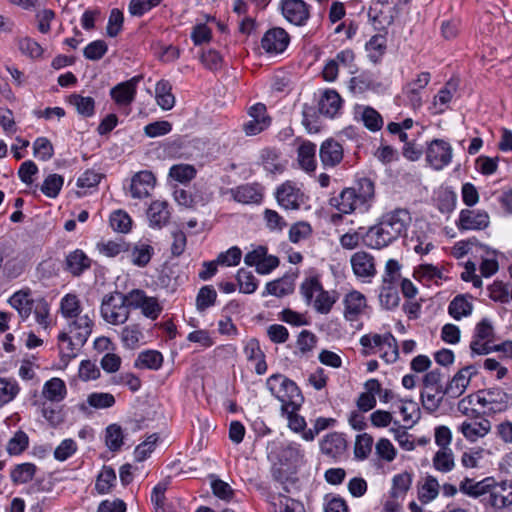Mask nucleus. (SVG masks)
Returning <instances> with one entry per match:
<instances>
[{
    "label": "nucleus",
    "mask_w": 512,
    "mask_h": 512,
    "mask_svg": "<svg viewBox=\"0 0 512 512\" xmlns=\"http://www.w3.org/2000/svg\"><path fill=\"white\" fill-rule=\"evenodd\" d=\"M121 343L126 349H136L144 339V334L139 324L126 325L119 332Z\"/></svg>",
    "instance_id": "34"
},
{
    "label": "nucleus",
    "mask_w": 512,
    "mask_h": 512,
    "mask_svg": "<svg viewBox=\"0 0 512 512\" xmlns=\"http://www.w3.org/2000/svg\"><path fill=\"white\" fill-rule=\"evenodd\" d=\"M494 336L495 332L492 322L487 318H483L476 324L474 334L470 342L472 354L487 355L491 353Z\"/></svg>",
    "instance_id": "6"
},
{
    "label": "nucleus",
    "mask_w": 512,
    "mask_h": 512,
    "mask_svg": "<svg viewBox=\"0 0 512 512\" xmlns=\"http://www.w3.org/2000/svg\"><path fill=\"white\" fill-rule=\"evenodd\" d=\"M169 176L177 182L187 183L196 176V169L190 164H176L169 170Z\"/></svg>",
    "instance_id": "57"
},
{
    "label": "nucleus",
    "mask_w": 512,
    "mask_h": 512,
    "mask_svg": "<svg viewBox=\"0 0 512 512\" xmlns=\"http://www.w3.org/2000/svg\"><path fill=\"white\" fill-rule=\"evenodd\" d=\"M163 364V356L157 350H146L139 353L134 366L139 369L158 370Z\"/></svg>",
    "instance_id": "39"
},
{
    "label": "nucleus",
    "mask_w": 512,
    "mask_h": 512,
    "mask_svg": "<svg viewBox=\"0 0 512 512\" xmlns=\"http://www.w3.org/2000/svg\"><path fill=\"white\" fill-rule=\"evenodd\" d=\"M511 395L500 387H491L480 391L478 403L490 413L506 411L511 403Z\"/></svg>",
    "instance_id": "10"
},
{
    "label": "nucleus",
    "mask_w": 512,
    "mask_h": 512,
    "mask_svg": "<svg viewBox=\"0 0 512 512\" xmlns=\"http://www.w3.org/2000/svg\"><path fill=\"white\" fill-rule=\"evenodd\" d=\"M433 465L440 472H450L455 466L452 450L440 449L433 457Z\"/></svg>",
    "instance_id": "56"
},
{
    "label": "nucleus",
    "mask_w": 512,
    "mask_h": 512,
    "mask_svg": "<svg viewBox=\"0 0 512 512\" xmlns=\"http://www.w3.org/2000/svg\"><path fill=\"white\" fill-rule=\"evenodd\" d=\"M19 391L20 387L15 379L0 377V405L12 401Z\"/></svg>",
    "instance_id": "54"
},
{
    "label": "nucleus",
    "mask_w": 512,
    "mask_h": 512,
    "mask_svg": "<svg viewBox=\"0 0 512 512\" xmlns=\"http://www.w3.org/2000/svg\"><path fill=\"white\" fill-rule=\"evenodd\" d=\"M342 98L337 91L327 89L323 92L319 101V112L322 115L333 118L341 110Z\"/></svg>",
    "instance_id": "30"
},
{
    "label": "nucleus",
    "mask_w": 512,
    "mask_h": 512,
    "mask_svg": "<svg viewBox=\"0 0 512 512\" xmlns=\"http://www.w3.org/2000/svg\"><path fill=\"white\" fill-rule=\"evenodd\" d=\"M250 120L244 123L243 130L247 136H255L271 125V118L267 114L266 106L262 103L252 105L248 110Z\"/></svg>",
    "instance_id": "14"
},
{
    "label": "nucleus",
    "mask_w": 512,
    "mask_h": 512,
    "mask_svg": "<svg viewBox=\"0 0 512 512\" xmlns=\"http://www.w3.org/2000/svg\"><path fill=\"white\" fill-rule=\"evenodd\" d=\"M445 389L443 387H438L435 389H426L421 393V401L424 409L429 412L436 411L443 399V396L446 395L444 392Z\"/></svg>",
    "instance_id": "44"
},
{
    "label": "nucleus",
    "mask_w": 512,
    "mask_h": 512,
    "mask_svg": "<svg viewBox=\"0 0 512 512\" xmlns=\"http://www.w3.org/2000/svg\"><path fill=\"white\" fill-rule=\"evenodd\" d=\"M469 383L470 380L464 374L458 371L448 383V385L444 388V392H446V395L451 398H458L465 392Z\"/></svg>",
    "instance_id": "55"
},
{
    "label": "nucleus",
    "mask_w": 512,
    "mask_h": 512,
    "mask_svg": "<svg viewBox=\"0 0 512 512\" xmlns=\"http://www.w3.org/2000/svg\"><path fill=\"white\" fill-rule=\"evenodd\" d=\"M319 156L324 167H335L343 159V148L337 141L327 139L321 144Z\"/></svg>",
    "instance_id": "25"
},
{
    "label": "nucleus",
    "mask_w": 512,
    "mask_h": 512,
    "mask_svg": "<svg viewBox=\"0 0 512 512\" xmlns=\"http://www.w3.org/2000/svg\"><path fill=\"white\" fill-rule=\"evenodd\" d=\"M473 311V304L465 295H457L448 306L449 315L455 320L469 316Z\"/></svg>",
    "instance_id": "41"
},
{
    "label": "nucleus",
    "mask_w": 512,
    "mask_h": 512,
    "mask_svg": "<svg viewBox=\"0 0 512 512\" xmlns=\"http://www.w3.org/2000/svg\"><path fill=\"white\" fill-rule=\"evenodd\" d=\"M393 239V235L385 231L382 226H370L363 236L364 243L373 249H381L387 246Z\"/></svg>",
    "instance_id": "33"
},
{
    "label": "nucleus",
    "mask_w": 512,
    "mask_h": 512,
    "mask_svg": "<svg viewBox=\"0 0 512 512\" xmlns=\"http://www.w3.org/2000/svg\"><path fill=\"white\" fill-rule=\"evenodd\" d=\"M279 9L286 21L305 26L310 19L311 6L304 0H280Z\"/></svg>",
    "instance_id": "9"
},
{
    "label": "nucleus",
    "mask_w": 512,
    "mask_h": 512,
    "mask_svg": "<svg viewBox=\"0 0 512 512\" xmlns=\"http://www.w3.org/2000/svg\"><path fill=\"white\" fill-rule=\"evenodd\" d=\"M32 312L37 324L43 329H47L50 325V307L48 302L44 298L36 299Z\"/></svg>",
    "instance_id": "63"
},
{
    "label": "nucleus",
    "mask_w": 512,
    "mask_h": 512,
    "mask_svg": "<svg viewBox=\"0 0 512 512\" xmlns=\"http://www.w3.org/2000/svg\"><path fill=\"white\" fill-rule=\"evenodd\" d=\"M360 344L367 349H377L380 357L386 363H394L399 356L396 338L390 333L365 334L360 338Z\"/></svg>",
    "instance_id": "4"
},
{
    "label": "nucleus",
    "mask_w": 512,
    "mask_h": 512,
    "mask_svg": "<svg viewBox=\"0 0 512 512\" xmlns=\"http://www.w3.org/2000/svg\"><path fill=\"white\" fill-rule=\"evenodd\" d=\"M147 217L150 224H167L171 218V209L167 201H153L148 210Z\"/></svg>",
    "instance_id": "35"
},
{
    "label": "nucleus",
    "mask_w": 512,
    "mask_h": 512,
    "mask_svg": "<svg viewBox=\"0 0 512 512\" xmlns=\"http://www.w3.org/2000/svg\"><path fill=\"white\" fill-rule=\"evenodd\" d=\"M260 159L264 169L272 174H280L286 167V161L282 159L281 153L274 148L263 149Z\"/></svg>",
    "instance_id": "32"
},
{
    "label": "nucleus",
    "mask_w": 512,
    "mask_h": 512,
    "mask_svg": "<svg viewBox=\"0 0 512 512\" xmlns=\"http://www.w3.org/2000/svg\"><path fill=\"white\" fill-rule=\"evenodd\" d=\"M492 424L490 420L482 418L480 421H464L458 426V431L471 443L484 438L490 433Z\"/></svg>",
    "instance_id": "21"
},
{
    "label": "nucleus",
    "mask_w": 512,
    "mask_h": 512,
    "mask_svg": "<svg viewBox=\"0 0 512 512\" xmlns=\"http://www.w3.org/2000/svg\"><path fill=\"white\" fill-rule=\"evenodd\" d=\"M61 314L65 319H70L82 314L80 300L75 294H66L60 302Z\"/></svg>",
    "instance_id": "45"
},
{
    "label": "nucleus",
    "mask_w": 512,
    "mask_h": 512,
    "mask_svg": "<svg viewBox=\"0 0 512 512\" xmlns=\"http://www.w3.org/2000/svg\"><path fill=\"white\" fill-rule=\"evenodd\" d=\"M131 310L130 292L123 293L115 290L105 294L101 300L100 315L110 325L125 324L130 317Z\"/></svg>",
    "instance_id": "2"
},
{
    "label": "nucleus",
    "mask_w": 512,
    "mask_h": 512,
    "mask_svg": "<svg viewBox=\"0 0 512 512\" xmlns=\"http://www.w3.org/2000/svg\"><path fill=\"white\" fill-rule=\"evenodd\" d=\"M344 319L350 323L356 322L363 315L367 308V300L364 294L353 290L347 293L343 298Z\"/></svg>",
    "instance_id": "16"
},
{
    "label": "nucleus",
    "mask_w": 512,
    "mask_h": 512,
    "mask_svg": "<svg viewBox=\"0 0 512 512\" xmlns=\"http://www.w3.org/2000/svg\"><path fill=\"white\" fill-rule=\"evenodd\" d=\"M373 197L374 183L368 178H362L353 187L344 189L333 201L340 213H365Z\"/></svg>",
    "instance_id": "1"
},
{
    "label": "nucleus",
    "mask_w": 512,
    "mask_h": 512,
    "mask_svg": "<svg viewBox=\"0 0 512 512\" xmlns=\"http://www.w3.org/2000/svg\"><path fill=\"white\" fill-rule=\"evenodd\" d=\"M36 466L32 463H22L16 465L11 471V479L14 483H28L35 475Z\"/></svg>",
    "instance_id": "60"
},
{
    "label": "nucleus",
    "mask_w": 512,
    "mask_h": 512,
    "mask_svg": "<svg viewBox=\"0 0 512 512\" xmlns=\"http://www.w3.org/2000/svg\"><path fill=\"white\" fill-rule=\"evenodd\" d=\"M401 280V264L395 259H389L385 264L382 284L398 286Z\"/></svg>",
    "instance_id": "58"
},
{
    "label": "nucleus",
    "mask_w": 512,
    "mask_h": 512,
    "mask_svg": "<svg viewBox=\"0 0 512 512\" xmlns=\"http://www.w3.org/2000/svg\"><path fill=\"white\" fill-rule=\"evenodd\" d=\"M266 386L271 394L281 402V410H288L291 405L301 403L303 397L296 383L282 374H273Z\"/></svg>",
    "instance_id": "3"
},
{
    "label": "nucleus",
    "mask_w": 512,
    "mask_h": 512,
    "mask_svg": "<svg viewBox=\"0 0 512 512\" xmlns=\"http://www.w3.org/2000/svg\"><path fill=\"white\" fill-rule=\"evenodd\" d=\"M91 267V259L80 249L66 256L65 268L73 276H80Z\"/></svg>",
    "instance_id": "28"
},
{
    "label": "nucleus",
    "mask_w": 512,
    "mask_h": 512,
    "mask_svg": "<svg viewBox=\"0 0 512 512\" xmlns=\"http://www.w3.org/2000/svg\"><path fill=\"white\" fill-rule=\"evenodd\" d=\"M336 301L335 292L331 293L322 288L311 304L318 313L328 314Z\"/></svg>",
    "instance_id": "51"
},
{
    "label": "nucleus",
    "mask_w": 512,
    "mask_h": 512,
    "mask_svg": "<svg viewBox=\"0 0 512 512\" xmlns=\"http://www.w3.org/2000/svg\"><path fill=\"white\" fill-rule=\"evenodd\" d=\"M453 159V148L444 139H433L426 147V161L436 171L449 166Z\"/></svg>",
    "instance_id": "5"
},
{
    "label": "nucleus",
    "mask_w": 512,
    "mask_h": 512,
    "mask_svg": "<svg viewBox=\"0 0 512 512\" xmlns=\"http://www.w3.org/2000/svg\"><path fill=\"white\" fill-rule=\"evenodd\" d=\"M36 299L32 298L30 289L16 291L9 299V305L14 308L22 321H26L32 313Z\"/></svg>",
    "instance_id": "23"
},
{
    "label": "nucleus",
    "mask_w": 512,
    "mask_h": 512,
    "mask_svg": "<svg viewBox=\"0 0 512 512\" xmlns=\"http://www.w3.org/2000/svg\"><path fill=\"white\" fill-rule=\"evenodd\" d=\"M268 503L271 512H305L304 506L301 502L296 501L290 497L284 496L281 493L270 494L268 496Z\"/></svg>",
    "instance_id": "29"
},
{
    "label": "nucleus",
    "mask_w": 512,
    "mask_h": 512,
    "mask_svg": "<svg viewBox=\"0 0 512 512\" xmlns=\"http://www.w3.org/2000/svg\"><path fill=\"white\" fill-rule=\"evenodd\" d=\"M64 184V178L56 173L49 174L41 185V192L48 198H56Z\"/></svg>",
    "instance_id": "50"
},
{
    "label": "nucleus",
    "mask_w": 512,
    "mask_h": 512,
    "mask_svg": "<svg viewBox=\"0 0 512 512\" xmlns=\"http://www.w3.org/2000/svg\"><path fill=\"white\" fill-rule=\"evenodd\" d=\"M455 87L450 82L446 83L433 97L429 106V111L432 115H440L446 112L453 99Z\"/></svg>",
    "instance_id": "27"
},
{
    "label": "nucleus",
    "mask_w": 512,
    "mask_h": 512,
    "mask_svg": "<svg viewBox=\"0 0 512 512\" xmlns=\"http://www.w3.org/2000/svg\"><path fill=\"white\" fill-rule=\"evenodd\" d=\"M154 254L152 246L144 243L136 244L131 252V261L135 266L145 267Z\"/></svg>",
    "instance_id": "53"
},
{
    "label": "nucleus",
    "mask_w": 512,
    "mask_h": 512,
    "mask_svg": "<svg viewBox=\"0 0 512 512\" xmlns=\"http://www.w3.org/2000/svg\"><path fill=\"white\" fill-rule=\"evenodd\" d=\"M365 47L370 60L377 62L385 52L386 40L381 35H374L366 43Z\"/></svg>",
    "instance_id": "64"
},
{
    "label": "nucleus",
    "mask_w": 512,
    "mask_h": 512,
    "mask_svg": "<svg viewBox=\"0 0 512 512\" xmlns=\"http://www.w3.org/2000/svg\"><path fill=\"white\" fill-rule=\"evenodd\" d=\"M93 328V321L88 314H80L67 320V327L63 331L77 339L76 345H84Z\"/></svg>",
    "instance_id": "17"
},
{
    "label": "nucleus",
    "mask_w": 512,
    "mask_h": 512,
    "mask_svg": "<svg viewBox=\"0 0 512 512\" xmlns=\"http://www.w3.org/2000/svg\"><path fill=\"white\" fill-rule=\"evenodd\" d=\"M289 43V34L280 27L269 29L261 38V48L271 56L282 54Z\"/></svg>",
    "instance_id": "12"
},
{
    "label": "nucleus",
    "mask_w": 512,
    "mask_h": 512,
    "mask_svg": "<svg viewBox=\"0 0 512 512\" xmlns=\"http://www.w3.org/2000/svg\"><path fill=\"white\" fill-rule=\"evenodd\" d=\"M412 221L411 213L406 208H394L385 212L377 224H409Z\"/></svg>",
    "instance_id": "48"
},
{
    "label": "nucleus",
    "mask_w": 512,
    "mask_h": 512,
    "mask_svg": "<svg viewBox=\"0 0 512 512\" xmlns=\"http://www.w3.org/2000/svg\"><path fill=\"white\" fill-rule=\"evenodd\" d=\"M431 81V74L427 71L418 73L415 78L408 81L402 87L404 101L413 110L421 108L423 104L422 93Z\"/></svg>",
    "instance_id": "7"
},
{
    "label": "nucleus",
    "mask_w": 512,
    "mask_h": 512,
    "mask_svg": "<svg viewBox=\"0 0 512 512\" xmlns=\"http://www.w3.org/2000/svg\"><path fill=\"white\" fill-rule=\"evenodd\" d=\"M274 196L278 205L285 210H297L304 203V193L301 187L290 180L279 185Z\"/></svg>",
    "instance_id": "8"
},
{
    "label": "nucleus",
    "mask_w": 512,
    "mask_h": 512,
    "mask_svg": "<svg viewBox=\"0 0 512 512\" xmlns=\"http://www.w3.org/2000/svg\"><path fill=\"white\" fill-rule=\"evenodd\" d=\"M412 483V478L409 473L397 474L392 479L391 497L399 498L406 494Z\"/></svg>",
    "instance_id": "62"
},
{
    "label": "nucleus",
    "mask_w": 512,
    "mask_h": 512,
    "mask_svg": "<svg viewBox=\"0 0 512 512\" xmlns=\"http://www.w3.org/2000/svg\"><path fill=\"white\" fill-rule=\"evenodd\" d=\"M171 85L166 80H160L155 87V99L163 110H171L175 105V97L171 92Z\"/></svg>",
    "instance_id": "40"
},
{
    "label": "nucleus",
    "mask_w": 512,
    "mask_h": 512,
    "mask_svg": "<svg viewBox=\"0 0 512 512\" xmlns=\"http://www.w3.org/2000/svg\"><path fill=\"white\" fill-rule=\"evenodd\" d=\"M264 187L257 183H244L233 187L229 193L234 201L246 205H258L262 202L264 197Z\"/></svg>",
    "instance_id": "15"
},
{
    "label": "nucleus",
    "mask_w": 512,
    "mask_h": 512,
    "mask_svg": "<svg viewBox=\"0 0 512 512\" xmlns=\"http://www.w3.org/2000/svg\"><path fill=\"white\" fill-rule=\"evenodd\" d=\"M116 481V473L113 468L103 466L99 475L97 476L95 489L99 494H107L114 486Z\"/></svg>",
    "instance_id": "46"
},
{
    "label": "nucleus",
    "mask_w": 512,
    "mask_h": 512,
    "mask_svg": "<svg viewBox=\"0 0 512 512\" xmlns=\"http://www.w3.org/2000/svg\"><path fill=\"white\" fill-rule=\"evenodd\" d=\"M320 450L325 456L338 460L347 450V440L343 433L331 432L320 441Z\"/></svg>",
    "instance_id": "18"
},
{
    "label": "nucleus",
    "mask_w": 512,
    "mask_h": 512,
    "mask_svg": "<svg viewBox=\"0 0 512 512\" xmlns=\"http://www.w3.org/2000/svg\"><path fill=\"white\" fill-rule=\"evenodd\" d=\"M217 292L211 285L203 286L196 297L197 310L202 312L215 304Z\"/></svg>",
    "instance_id": "61"
},
{
    "label": "nucleus",
    "mask_w": 512,
    "mask_h": 512,
    "mask_svg": "<svg viewBox=\"0 0 512 512\" xmlns=\"http://www.w3.org/2000/svg\"><path fill=\"white\" fill-rule=\"evenodd\" d=\"M355 116L360 118L364 126L372 132L379 131L383 127L382 116L370 106L357 105L355 107Z\"/></svg>",
    "instance_id": "31"
},
{
    "label": "nucleus",
    "mask_w": 512,
    "mask_h": 512,
    "mask_svg": "<svg viewBox=\"0 0 512 512\" xmlns=\"http://www.w3.org/2000/svg\"><path fill=\"white\" fill-rule=\"evenodd\" d=\"M316 145L312 142H303L297 153L298 163L306 172H313L316 168Z\"/></svg>",
    "instance_id": "38"
},
{
    "label": "nucleus",
    "mask_w": 512,
    "mask_h": 512,
    "mask_svg": "<svg viewBox=\"0 0 512 512\" xmlns=\"http://www.w3.org/2000/svg\"><path fill=\"white\" fill-rule=\"evenodd\" d=\"M492 483H494L493 477H486L481 481L466 477L460 482L459 491L469 497L482 500L488 496Z\"/></svg>",
    "instance_id": "24"
},
{
    "label": "nucleus",
    "mask_w": 512,
    "mask_h": 512,
    "mask_svg": "<svg viewBox=\"0 0 512 512\" xmlns=\"http://www.w3.org/2000/svg\"><path fill=\"white\" fill-rule=\"evenodd\" d=\"M66 394V384L60 378H51L43 385L42 395L51 402H61L66 397Z\"/></svg>",
    "instance_id": "36"
},
{
    "label": "nucleus",
    "mask_w": 512,
    "mask_h": 512,
    "mask_svg": "<svg viewBox=\"0 0 512 512\" xmlns=\"http://www.w3.org/2000/svg\"><path fill=\"white\" fill-rule=\"evenodd\" d=\"M397 287L398 286L382 284L379 293V301L383 308L392 310L399 305L400 297Z\"/></svg>",
    "instance_id": "47"
},
{
    "label": "nucleus",
    "mask_w": 512,
    "mask_h": 512,
    "mask_svg": "<svg viewBox=\"0 0 512 512\" xmlns=\"http://www.w3.org/2000/svg\"><path fill=\"white\" fill-rule=\"evenodd\" d=\"M244 354L249 362L255 364V373L263 375L267 372V363L264 352L260 347V343L257 339H250L244 346Z\"/></svg>",
    "instance_id": "26"
},
{
    "label": "nucleus",
    "mask_w": 512,
    "mask_h": 512,
    "mask_svg": "<svg viewBox=\"0 0 512 512\" xmlns=\"http://www.w3.org/2000/svg\"><path fill=\"white\" fill-rule=\"evenodd\" d=\"M484 506H490L495 510L505 509L512 505V483L506 481L497 483L494 480L492 483L489 494L482 499Z\"/></svg>",
    "instance_id": "11"
},
{
    "label": "nucleus",
    "mask_w": 512,
    "mask_h": 512,
    "mask_svg": "<svg viewBox=\"0 0 512 512\" xmlns=\"http://www.w3.org/2000/svg\"><path fill=\"white\" fill-rule=\"evenodd\" d=\"M33 155L41 161H48L54 155L51 141L46 137H38L33 142Z\"/></svg>",
    "instance_id": "59"
},
{
    "label": "nucleus",
    "mask_w": 512,
    "mask_h": 512,
    "mask_svg": "<svg viewBox=\"0 0 512 512\" xmlns=\"http://www.w3.org/2000/svg\"><path fill=\"white\" fill-rule=\"evenodd\" d=\"M69 103L73 105L78 114L84 117H91L95 112V101L92 97L72 94L69 97Z\"/></svg>",
    "instance_id": "49"
},
{
    "label": "nucleus",
    "mask_w": 512,
    "mask_h": 512,
    "mask_svg": "<svg viewBox=\"0 0 512 512\" xmlns=\"http://www.w3.org/2000/svg\"><path fill=\"white\" fill-rule=\"evenodd\" d=\"M350 263L354 274L359 278H371L376 275L374 257L365 251L354 253Z\"/></svg>",
    "instance_id": "22"
},
{
    "label": "nucleus",
    "mask_w": 512,
    "mask_h": 512,
    "mask_svg": "<svg viewBox=\"0 0 512 512\" xmlns=\"http://www.w3.org/2000/svg\"><path fill=\"white\" fill-rule=\"evenodd\" d=\"M61 361L65 364L76 357L78 351L83 345H76L77 339L69 333L61 332L58 335Z\"/></svg>",
    "instance_id": "37"
},
{
    "label": "nucleus",
    "mask_w": 512,
    "mask_h": 512,
    "mask_svg": "<svg viewBox=\"0 0 512 512\" xmlns=\"http://www.w3.org/2000/svg\"><path fill=\"white\" fill-rule=\"evenodd\" d=\"M293 290V280L290 277H282L280 279L268 282L265 287V292H263V296L269 294L277 297H282L292 293Z\"/></svg>",
    "instance_id": "42"
},
{
    "label": "nucleus",
    "mask_w": 512,
    "mask_h": 512,
    "mask_svg": "<svg viewBox=\"0 0 512 512\" xmlns=\"http://www.w3.org/2000/svg\"><path fill=\"white\" fill-rule=\"evenodd\" d=\"M140 76H134L131 79L118 83L110 90V96L119 106L130 105L136 96L137 85L140 82Z\"/></svg>",
    "instance_id": "20"
},
{
    "label": "nucleus",
    "mask_w": 512,
    "mask_h": 512,
    "mask_svg": "<svg viewBox=\"0 0 512 512\" xmlns=\"http://www.w3.org/2000/svg\"><path fill=\"white\" fill-rule=\"evenodd\" d=\"M130 306L132 309H140L142 314L156 320L162 312V306L155 297L147 296L143 290L133 289L130 291Z\"/></svg>",
    "instance_id": "13"
},
{
    "label": "nucleus",
    "mask_w": 512,
    "mask_h": 512,
    "mask_svg": "<svg viewBox=\"0 0 512 512\" xmlns=\"http://www.w3.org/2000/svg\"><path fill=\"white\" fill-rule=\"evenodd\" d=\"M399 412L403 417L405 428H411L420 419V408L412 400H402L398 406Z\"/></svg>",
    "instance_id": "43"
},
{
    "label": "nucleus",
    "mask_w": 512,
    "mask_h": 512,
    "mask_svg": "<svg viewBox=\"0 0 512 512\" xmlns=\"http://www.w3.org/2000/svg\"><path fill=\"white\" fill-rule=\"evenodd\" d=\"M156 178L151 171L137 172L131 179L130 195L135 199H143L150 195L154 189Z\"/></svg>",
    "instance_id": "19"
},
{
    "label": "nucleus",
    "mask_w": 512,
    "mask_h": 512,
    "mask_svg": "<svg viewBox=\"0 0 512 512\" xmlns=\"http://www.w3.org/2000/svg\"><path fill=\"white\" fill-rule=\"evenodd\" d=\"M17 46L20 52L31 59L41 58L44 49L42 46L30 37H21L17 40Z\"/></svg>",
    "instance_id": "52"
}]
</instances>
